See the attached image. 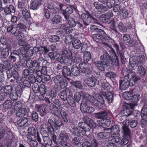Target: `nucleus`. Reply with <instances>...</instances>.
Segmentation results:
<instances>
[{
    "label": "nucleus",
    "instance_id": "f704fd0d",
    "mask_svg": "<svg viewBox=\"0 0 147 147\" xmlns=\"http://www.w3.org/2000/svg\"><path fill=\"white\" fill-rule=\"evenodd\" d=\"M36 108L41 116H43L46 115L47 112L45 106L44 105H38L36 106Z\"/></svg>",
    "mask_w": 147,
    "mask_h": 147
},
{
    "label": "nucleus",
    "instance_id": "a878e982",
    "mask_svg": "<svg viewBox=\"0 0 147 147\" xmlns=\"http://www.w3.org/2000/svg\"><path fill=\"white\" fill-rule=\"evenodd\" d=\"M57 95V90L54 88H50L49 90L47 91L46 92V96L49 97L51 100L55 98Z\"/></svg>",
    "mask_w": 147,
    "mask_h": 147
},
{
    "label": "nucleus",
    "instance_id": "49530a36",
    "mask_svg": "<svg viewBox=\"0 0 147 147\" xmlns=\"http://www.w3.org/2000/svg\"><path fill=\"white\" fill-rule=\"evenodd\" d=\"M107 24H109V27L110 28L114 31L115 32H117L116 26V22L114 19L111 20L109 21V22L107 23Z\"/></svg>",
    "mask_w": 147,
    "mask_h": 147
},
{
    "label": "nucleus",
    "instance_id": "864d4df0",
    "mask_svg": "<svg viewBox=\"0 0 147 147\" xmlns=\"http://www.w3.org/2000/svg\"><path fill=\"white\" fill-rule=\"evenodd\" d=\"M91 55L89 52L88 51L85 52L83 57L84 62L86 63L88 62L91 59Z\"/></svg>",
    "mask_w": 147,
    "mask_h": 147
},
{
    "label": "nucleus",
    "instance_id": "052dcab7",
    "mask_svg": "<svg viewBox=\"0 0 147 147\" xmlns=\"http://www.w3.org/2000/svg\"><path fill=\"white\" fill-rule=\"evenodd\" d=\"M64 121L66 123L68 122L67 114L66 112L64 110L61 109L59 111Z\"/></svg>",
    "mask_w": 147,
    "mask_h": 147
},
{
    "label": "nucleus",
    "instance_id": "a19ab883",
    "mask_svg": "<svg viewBox=\"0 0 147 147\" xmlns=\"http://www.w3.org/2000/svg\"><path fill=\"white\" fill-rule=\"evenodd\" d=\"M56 61L60 63H63V62L65 63H68V62H67V60H66L65 58H63V57L61 54H56L55 55V58L54 59Z\"/></svg>",
    "mask_w": 147,
    "mask_h": 147
},
{
    "label": "nucleus",
    "instance_id": "c9c22d12",
    "mask_svg": "<svg viewBox=\"0 0 147 147\" xmlns=\"http://www.w3.org/2000/svg\"><path fill=\"white\" fill-rule=\"evenodd\" d=\"M119 131L117 130L116 132L115 131L113 132V134L111 135V142H113L115 143L118 142L119 140V136H120L119 133Z\"/></svg>",
    "mask_w": 147,
    "mask_h": 147
},
{
    "label": "nucleus",
    "instance_id": "dca6fc26",
    "mask_svg": "<svg viewBox=\"0 0 147 147\" xmlns=\"http://www.w3.org/2000/svg\"><path fill=\"white\" fill-rule=\"evenodd\" d=\"M44 9L50 11L53 15L59 13V9L56 7L55 4L52 2L47 3L45 5Z\"/></svg>",
    "mask_w": 147,
    "mask_h": 147
},
{
    "label": "nucleus",
    "instance_id": "774afa93",
    "mask_svg": "<svg viewBox=\"0 0 147 147\" xmlns=\"http://www.w3.org/2000/svg\"><path fill=\"white\" fill-rule=\"evenodd\" d=\"M68 82L65 79L63 78L61 82L59 84L60 87L62 89H64L68 85Z\"/></svg>",
    "mask_w": 147,
    "mask_h": 147
},
{
    "label": "nucleus",
    "instance_id": "0e129e2a",
    "mask_svg": "<svg viewBox=\"0 0 147 147\" xmlns=\"http://www.w3.org/2000/svg\"><path fill=\"white\" fill-rule=\"evenodd\" d=\"M21 12H22L23 18L25 20L30 17V13L28 12L26 9L24 10H22Z\"/></svg>",
    "mask_w": 147,
    "mask_h": 147
},
{
    "label": "nucleus",
    "instance_id": "5fc2aeb1",
    "mask_svg": "<svg viewBox=\"0 0 147 147\" xmlns=\"http://www.w3.org/2000/svg\"><path fill=\"white\" fill-rule=\"evenodd\" d=\"M83 95V93L82 91L75 92L74 94V98L76 101L77 102H78L80 99L81 97L84 96Z\"/></svg>",
    "mask_w": 147,
    "mask_h": 147
},
{
    "label": "nucleus",
    "instance_id": "a18cd8bd",
    "mask_svg": "<svg viewBox=\"0 0 147 147\" xmlns=\"http://www.w3.org/2000/svg\"><path fill=\"white\" fill-rule=\"evenodd\" d=\"M61 21V17L60 15H55L51 20L52 23L54 24H58Z\"/></svg>",
    "mask_w": 147,
    "mask_h": 147
},
{
    "label": "nucleus",
    "instance_id": "4c0bfd02",
    "mask_svg": "<svg viewBox=\"0 0 147 147\" xmlns=\"http://www.w3.org/2000/svg\"><path fill=\"white\" fill-rule=\"evenodd\" d=\"M62 53L63 56L64 57V58L66 59V60H67V62L70 61L71 59L69 58H71L70 56L72 54L70 51L69 52L67 50L63 49L62 51Z\"/></svg>",
    "mask_w": 147,
    "mask_h": 147
},
{
    "label": "nucleus",
    "instance_id": "4d7b16f0",
    "mask_svg": "<svg viewBox=\"0 0 147 147\" xmlns=\"http://www.w3.org/2000/svg\"><path fill=\"white\" fill-rule=\"evenodd\" d=\"M13 102L11 100L6 101L3 104V107L5 109H9L13 106Z\"/></svg>",
    "mask_w": 147,
    "mask_h": 147
},
{
    "label": "nucleus",
    "instance_id": "79ce46f5",
    "mask_svg": "<svg viewBox=\"0 0 147 147\" xmlns=\"http://www.w3.org/2000/svg\"><path fill=\"white\" fill-rule=\"evenodd\" d=\"M17 27L19 28L18 30L19 33H23L24 31H26L27 27L26 25L22 23H19L17 25Z\"/></svg>",
    "mask_w": 147,
    "mask_h": 147
},
{
    "label": "nucleus",
    "instance_id": "f3484780",
    "mask_svg": "<svg viewBox=\"0 0 147 147\" xmlns=\"http://www.w3.org/2000/svg\"><path fill=\"white\" fill-rule=\"evenodd\" d=\"M81 17L83 21V23L85 26H88L91 22L92 20L94 19L92 16L88 13V14L83 13L81 15Z\"/></svg>",
    "mask_w": 147,
    "mask_h": 147
},
{
    "label": "nucleus",
    "instance_id": "c85d7f7f",
    "mask_svg": "<svg viewBox=\"0 0 147 147\" xmlns=\"http://www.w3.org/2000/svg\"><path fill=\"white\" fill-rule=\"evenodd\" d=\"M123 137L131 138V131L128 127V125L125 124L122 126Z\"/></svg>",
    "mask_w": 147,
    "mask_h": 147
},
{
    "label": "nucleus",
    "instance_id": "338daca9",
    "mask_svg": "<svg viewBox=\"0 0 147 147\" xmlns=\"http://www.w3.org/2000/svg\"><path fill=\"white\" fill-rule=\"evenodd\" d=\"M30 117L32 120L35 122H37L38 120V115L36 111H34L32 112Z\"/></svg>",
    "mask_w": 147,
    "mask_h": 147
},
{
    "label": "nucleus",
    "instance_id": "7c9ffc66",
    "mask_svg": "<svg viewBox=\"0 0 147 147\" xmlns=\"http://www.w3.org/2000/svg\"><path fill=\"white\" fill-rule=\"evenodd\" d=\"M125 107L123 104V109L121 111L120 114L122 116L127 117L132 114V111L131 110H130L129 108Z\"/></svg>",
    "mask_w": 147,
    "mask_h": 147
},
{
    "label": "nucleus",
    "instance_id": "6e6d98bb",
    "mask_svg": "<svg viewBox=\"0 0 147 147\" xmlns=\"http://www.w3.org/2000/svg\"><path fill=\"white\" fill-rule=\"evenodd\" d=\"M68 104L71 106L74 107L76 106V103L74 99L72 97V94L71 95H69L67 100Z\"/></svg>",
    "mask_w": 147,
    "mask_h": 147
},
{
    "label": "nucleus",
    "instance_id": "de8ad7c7",
    "mask_svg": "<svg viewBox=\"0 0 147 147\" xmlns=\"http://www.w3.org/2000/svg\"><path fill=\"white\" fill-rule=\"evenodd\" d=\"M63 78L62 76L61 75H57L54 76L52 79L56 85L59 86V84L61 82Z\"/></svg>",
    "mask_w": 147,
    "mask_h": 147
},
{
    "label": "nucleus",
    "instance_id": "ddd939ff",
    "mask_svg": "<svg viewBox=\"0 0 147 147\" xmlns=\"http://www.w3.org/2000/svg\"><path fill=\"white\" fill-rule=\"evenodd\" d=\"M139 57L142 58V60L141 59H139L136 63V65L138 67V72L141 76H143L146 73V70L142 65L144 61V57L142 55H140Z\"/></svg>",
    "mask_w": 147,
    "mask_h": 147
},
{
    "label": "nucleus",
    "instance_id": "b1692460",
    "mask_svg": "<svg viewBox=\"0 0 147 147\" xmlns=\"http://www.w3.org/2000/svg\"><path fill=\"white\" fill-rule=\"evenodd\" d=\"M93 5L95 8L98 11L100 12L104 13L107 11L108 8L106 6L100 4L98 2H94Z\"/></svg>",
    "mask_w": 147,
    "mask_h": 147
},
{
    "label": "nucleus",
    "instance_id": "4468645a",
    "mask_svg": "<svg viewBox=\"0 0 147 147\" xmlns=\"http://www.w3.org/2000/svg\"><path fill=\"white\" fill-rule=\"evenodd\" d=\"M7 31L8 32H10L13 34L17 38H23L24 36V34L23 33H19L17 30V27H15L13 25H11L8 26L7 28Z\"/></svg>",
    "mask_w": 147,
    "mask_h": 147
},
{
    "label": "nucleus",
    "instance_id": "2eb2a0df",
    "mask_svg": "<svg viewBox=\"0 0 147 147\" xmlns=\"http://www.w3.org/2000/svg\"><path fill=\"white\" fill-rule=\"evenodd\" d=\"M87 141L84 142L82 143V147H97L98 143L96 140L94 139V136L91 139L88 138Z\"/></svg>",
    "mask_w": 147,
    "mask_h": 147
},
{
    "label": "nucleus",
    "instance_id": "412c9836",
    "mask_svg": "<svg viewBox=\"0 0 147 147\" xmlns=\"http://www.w3.org/2000/svg\"><path fill=\"white\" fill-rule=\"evenodd\" d=\"M84 82L88 86L94 87L97 83V80L92 75L86 78L84 80Z\"/></svg>",
    "mask_w": 147,
    "mask_h": 147
},
{
    "label": "nucleus",
    "instance_id": "7ed1b4c3",
    "mask_svg": "<svg viewBox=\"0 0 147 147\" xmlns=\"http://www.w3.org/2000/svg\"><path fill=\"white\" fill-rule=\"evenodd\" d=\"M6 74L8 78H10L12 77L14 80L11 79L10 80V86L14 87L18 83H20L23 80V78L19 74L18 71L14 69L11 68L6 71Z\"/></svg>",
    "mask_w": 147,
    "mask_h": 147
},
{
    "label": "nucleus",
    "instance_id": "3c124183",
    "mask_svg": "<svg viewBox=\"0 0 147 147\" xmlns=\"http://www.w3.org/2000/svg\"><path fill=\"white\" fill-rule=\"evenodd\" d=\"M59 109L56 106L53 105L50 106V110L51 113L54 115L57 116L59 114Z\"/></svg>",
    "mask_w": 147,
    "mask_h": 147
},
{
    "label": "nucleus",
    "instance_id": "cd10ccee",
    "mask_svg": "<svg viewBox=\"0 0 147 147\" xmlns=\"http://www.w3.org/2000/svg\"><path fill=\"white\" fill-rule=\"evenodd\" d=\"M98 84L100 86H101V89L102 90H108L110 89L111 87L110 84L105 80H100L98 82Z\"/></svg>",
    "mask_w": 147,
    "mask_h": 147
},
{
    "label": "nucleus",
    "instance_id": "603ef678",
    "mask_svg": "<svg viewBox=\"0 0 147 147\" xmlns=\"http://www.w3.org/2000/svg\"><path fill=\"white\" fill-rule=\"evenodd\" d=\"M3 91L6 93V94L9 96L13 91V88L10 85L6 86L4 87Z\"/></svg>",
    "mask_w": 147,
    "mask_h": 147
},
{
    "label": "nucleus",
    "instance_id": "1a4fd4ad",
    "mask_svg": "<svg viewBox=\"0 0 147 147\" xmlns=\"http://www.w3.org/2000/svg\"><path fill=\"white\" fill-rule=\"evenodd\" d=\"M142 116L144 117V119L141 121V126L144 129L142 131L147 137V107H143L141 111Z\"/></svg>",
    "mask_w": 147,
    "mask_h": 147
},
{
    "label": "nucleus",
    "instance_id": "bb28decb",
    "mask_svg": "<svg viewBox=\"0 0 147 147\" xmlns=\"http://www.w3.org/2000/svg\"><path fill=\"white\" fill-rule=\"evenodd\" d=\"M102 96L105 97L109 103H111L113 99V93L107 90L101 93Z\"/></svg>",
    "mask_w": 147,
    "mask_h": 147
},
{
    "label": "nucleus",
    "instance_id": "a211bd4d",
    "mask_svg": "<svg viewBox=\"0 0 147 147\" xmlns=\"http://www.w3.org/2000/svg\"><path fill=\"white\" fill-rule=\"evenodd\" d=\"M109 52L110 55V56L112 58V63L116 66H118L119 63V60L114 50L111 47L110 48V50Z\"/></svg>",
    "mask_w": 147,
    "mask_h": 147
},
{
    "label": "nucleus",
    "instance_id": "423d86ee",
    "mask_svg": "<svg viewBox=\"0 0 147 147\" xmlns=\"http://www.w3.org/2000/svg\"><path fill=\"white\" fill-rule=\"evenodd\" d=\"M28 134L27 135L28 139H37V141L39 143H40L42 139L40 138L39 134L37 129L34 127H30L28 129Z\"/></svg>",
    "mask_w": 147,
    "mask_h": 147
},
{
    "label": "nucleus",
    "instance_id": "58836bf2",
    "mask_svg": "<svg viewBox=\"0 0 147 147\" xmlns=\"http://www.w3.org/2000/svg\"><path fill=\"white\" fill-rule=\"evenodd\" d=\"M16 114L18 117H22L25 115L27 113V110L26 108H23L16 110Z\"/></svg>",
    "mask_w": 147,
    "mask_h": 147
},
{
    "label": "nucleus",
    "instance_id": "09e8293b",
    "mask_svg": "<svg viewBox=\"0 0 147 147\" xmlns=\"http://www.w3.org/2000/svg\"><path fill=\"white\" fill-rule=\"evenodd\" d=\"M65 19L67 21L68 26H71L73 28L76 26L77 22L75 21L74 18L69 17L67 18H65Z\"/></svg>",
    "mask_w": 147,
    "mask_h": 147
},
{
    "label": "nucleus",
    "instance_id": "f03ea898",
    "mask_svg": "<svg viewBox=\"0 0 147 147\" xmlns=\"http://www.w3.org/2000/svg\"><path fill=\"white\" fill-rule=\"evenodd\" d=\"M140 79V77L136 74L134 71L129 70L124 76L123 80L119 82L120 89L125 90L129 86L132 87Z\"/></svg>",
    "mask_w": 147,
    "mask_h": 147
},
{
    "label": "nucleus",
    "instance_id": "9d476101",
    "mask_svg": "<svg viewBox=\"0 0 147 147\" xmlns=\"http://www.w3.org/2000/svg\"><path fill=\"white\" fill-rule=\"evenodd\" d=\"M68 140V134L65 131H62L59 134L58 142L63 146H69Z\"/></svg>",
    "mask_w": 147,
    "mask_h": 147
},
{
    "label": "nucleus",
    "instance_id": "f257e3e1",
    "mask_svg": "<svg viewBox=\"0 0 147 147\" xmlns=\"http://www.w3.org/2000/svg\"><path fill=\"white\" fill-rule=\"evenodd\" d=\"M84 121L80 122L78 127L74 129V133L79 137L84 136L86 133L90 131L91 128L94 129L96 127V123L87 116H84Z\"/></svg>",
    "mask_w": 147,
    "mask_h": 147
},
{
    "label": "nucleus",
    "instance_id": "c03bdc74",
    "mask_svg": "<svg viewBox=\"0 0 147 147\" xmlns=\"http://www.w3.org/2000/svg\"><path fill=\"white\" fill-rule=\"evenodd\" d=\"M72 46L75 49H78L82 47V44L81 41L78 39H75L72 41Z\"/></svg>",
    "mask_w": 147,
    "mask_h": 147
},
{
    "label": "nucleus",
    "instance_id": "37998d69",
    "mask_svg": "<svg viewBox=\"0 0 147 147\" xmlns=\"http://www.w3.org/2000/svg\"><path fill=\"white\" fill-rule=\"evenodd\" d=\"M71 74L74 76H78L79 75L80 72V70L78 67L76 65H73L71 69Z\"/></svg>",
    "mask_w": 147,
    "mask_h": 147
},
{
    "label": "nucleus",
    "instance_id": "39448f33",
    "mask_svg": "<svg viewBox=\"0 0 147 147\" xmlns=\"http://www.w3.org/2000/svg\"><path fill=\"white\" fill-rule=\"evenodd\" d=\"M88 100L91 105L100 109L102 108V106L105 104L104 98L101 94H98L97 99L93 96H89L88 97Z\"/></svg>",
    "mask_w": 147,
    "mask_h": 147
},
{
    "label": "nucleus",
    "instance_id": "f8f14e48",
    "mask_svg": "<svg viewBox=\"0 0 147 147\" xmlns=\"http://www.w3.org/2000/svg\"><path fill=\"white\" fill-rule=\"evenodd\" d=\"M40 132L43 137L44 136H49V135H52L54 133V130L52 127L50 128L48 125L43 124L41 126Z\"/></svg>",
    "mask_w": 147,
    "mask_h": 147
},
{
    "label": "nucleus",
    "instance_id": "0eeeda50",
    "mask_svg": "<svg viewBox=\"0 0 147 147\" xmlns=\"http://www.w3.org/2000/svg\"><path fill=\"white\" fill-rule=\"evenodd\" d=\"M79 67L80 72L83 74V75H84L87 78L92 76V69L86 63H81L79 64Z\"/></svg>",
    "mask_w": 147,
    "mask_h": 147
},
{
    "label": "nucleus",
    "instance_id": "ea45409f",
    "mask_svg": "<svg viewBox=\"0 0 147 147\" xmlns=\"http://www.w3.org/2000/svg\"><path fill=\"white\" fill-rule=\"evenodd\" d=\"M62 74L65 78L67 76L71 75V71L70 69L67 66H64L63 67L62 71Z\"/></svg>",
    "mask_w": 147,
    "mask_h": 147
},
{
    "label": "nucleus",
    "instance_id": "13d9d810",
    "mask_svg": "<svg viewBox=\"0 0 147 147\" xmlns=\"http://www.w3.org/2000/svg\"><path fill=\"white\" fill-rule=\"evenodd\" d=\"M23 106V104L21 101H19L15 103H14L13 105V108L16 111L20 109H22Z\"/></svg>",
    "mask_w": 147,
    "mask_h": 147
},
{
    "label": "nucleus",
    "instance_id": "2f4dec72",
    "mask_svg": "<svg viewBox=\"0 0 147 147\" xmlns=\"http://www.w3.org/2000/svg\"><path fill=\"white\" fill-rule=\"evenodd\" d=\"M28 121V118L23 117L20 119L16 122H15V124L18 127H21L24 126Z\"/></svg>",
    "mask_w": 147,
    "mask_h": 147
},
{
    "label": "nucleus",
    "instance_id": "aec40b11",
    "mask_svg": "<svg viewBox=\"0 0 147 147\" xmlns=\"http://www.w3.org/2000/svg\"><path fill=\"white\" fill-rule=\"evenodd\" d=\"M71 90L68 88H66L61 91L59 93L60 98L63 101H66L68 99L69 95L72 94Z\"/></svg>",
    "mask_w": 147,
    "mask_h": 147
},
{
    "label": "nucleus",
    "instance_id": "c756f323",
    "mask_svg": "<svg viewBox=\"0 0 147 147\" xmlns=\"http://www.w3.org/2000/svg\"><path fill=\"white\" fill-rule=\"evenodd\" d=\"M94 64L97 69L100 71H105L106 69L109 66L103 63L100 61H96L94 62Z\"/></svg>",
    "mask_w": 147,
    "mask_h": 147
},
{
    "label": "nucleus",
    "instance_id": "69168bd1",
    "mask_svg": "<svg viewBox=\"0 0 147 147\" xmlns=\"http://www.w3.org/2000/svg\"><path fill=\"white\" fill-rule=\"evenodd\" d=\"M18 93L14 90L9 95L10 99L13 101L17 100L18 98Z\"/></svg>",
    "mask_w": 147,
    "mask_h": 147
},
{
    "label": "nucleus",
    "instance_id": "6e6552de",
    "mask_svg": "<svg viewBox=\"0 0 147 147\" xmlns=\"http://www.w3.org/2000/svg\"><path fill=\"white\" fill-rule=\"evenodd\" d=\"M59 7L60 9L62 11L63 15L65 18H67L70 17V15L74 11V7L71 5H66L63 4H60Z\"/></svg>",
    "mask_w": 147,
    "mask_h": 147
},
{
    "label": "nucleus",
    "instance_id": "393cba45",
    "mask_svg": "<svg viewBox=\"0 0 147 147\" xmlns=\"http://www.w3.org/2000/svg\"><path fill=\"white\" fill-rule=\"evenodd\" d=\"M42 0H32L30 2V7L31 9L36 10L41 5Z\"/></svg>",
    "mask_w": 147,
    "mask_h": 147
},
{
    "label": "nucleus",
    "instance_id": "4be33fe9",
    "mask_svg": "<svg viewBox=\"0 0 147 147\" xmlns=\"http://www.w3.org/2000/svg\"><path fill=\"white\" fill-rule=\"evenodd\" d=\"M5 138L7 140V144L8 146H10L15 137L10 130H8L5 134Z\"/></svg>",
    "mask_w": 147,
    "mask_h": 147
},
{
    "label": "nucleus",
    "instance_id": "8fccbe9b",
    "mask_svg": "<svg viewBox=\"0 0 147 147\" xmlns=\"http://www.w3.org/2000/svg\"><path fill=\"white\" fill-rule=\"evenodd\" d=\"M120 16L123 19L129 17V13L125 9H123L120 10L119 11Z\"/></svg>",
    "mask_w": 147,
    "mask_h": 147
},
{
    "label": "nucleus",
    "instance_id": "72a5a7b5",
    "mask_svg": "<svg viewBox=\"0 0 147 147\" xmlns=\"http://www.w3.org/2000/svg\"><path fill=\"white\" fill-rule=\"evenodd\" d=\"M34 74L33 70L32 69H24L22 72V77L24 79V78H29L31 75Z\"/></svg>",
    "mask_w": 147,
    "mask_h": 147
},
{
    "label": "nucleus",
    "instance_id": "5701e85b",
    "mask_svg": "<svg viewBox=\"0 0 147 147\" xmlns=\"http://www.w3.org/2000/svg\"><path fill=\"white\" fill-rule=\"evenodd\" d=\"M113 14L112 11H108L107 13L105 14L100 18V20L102 22L107 23L109 22L111 20V18L113 16Z\"/></svg>",
    "mask_w": 147,
    "mask_h": 147
},
{
    "label": "nucleus",
    "instance_id": "6ab92c4d",
    "mask_svg": "<svg viewBox=\"0 0 147 147\" xmlns=\"http://www.w3.org/2000/svg\"><path fill=\"white\" fill-rule=\"evenodd\" d=\"M100 61L109 66H110V61L112 62V58L111 57L106 51L100 56Z\"/></svg>",
    "mask_w": 147,
    "mask_h": 147
},
{
    "label": "nucleus",
    "instance_id": "20e7f679",
    "mask_svg": "<svg viewBox=\"0 0 147 147\" xmlns=\"http://www.w3.org/2000/svg\"><path fill=\"white\" fill-rule=\"evenodd\" d=\"M107 112L105 111H102L94 114V116L98 119L102 125L108 126L110 124L111 118L108 115Z\"/></svg>",
    "mask_w": 147,
    "mask_h": 147
},
{
    "label": "nucleus",
    "instance_id": "e2e57ef3",
    "mask_svg": "<svg viewBox=\"0 0 147 147\" xmlns=\"http://www.w3.org/2000/svg\"><path fill=\"white\" fill-rule=\"evenodd\" d=\"M140 96L139 94H136L134 95L132 94L130 101L133 103L137 104L138 101L140 100Z\"/></svg>",
    "mask_w": 147,
    "mask_h": 147
},
{
    "label": "nucleus",
    "instance_id": "473e14b6",
    "mask_svg": "<svg viewBox=\"0 0 147 147\" xmlns=\"http://www.w3.org/2000/svg\"><path fill=\"white\" fill-rule=\"evenodd\" d=\"M111 134V132H101L98 133L97 136L98 138L100 139H107L109 137Z\"/></svg>",
    "mask_w": 147,
    "mask_h": 147
},
{
    "label": "nucleus",
    "instance_id": "e433bc0d",
    "mask_svg": "<svg viewBox=\"0 0 147 147\" xmlns=\"http://www.w3.org/2000/svg\"><path fill=\"white\" fill-rule=\"evenodd\" d=\"M4 9L6 15L11 14V13H14L15 11L14 7L12 5H10L9 6H7Z\"/></svg>",
    "mask_w": 147,
    "mask_h": 147
},
{
    "label": "nucleus",
    "instance_id": "680f3d73",
    "mask_svg": "<svg viewBox=\"0 0 147 147\" xmlns=\"http://www.w3.org/2000/svg\"><path fill=\"white\" fill-rule=\"evenodd\" d=\"M81 58L76 57H73L71 60L70 61H68V65H71L72 63L76 64L78 63L81 61Z\"/></svg>",
    "mask_w": 147,
    "mask_h": 147
},
{
    "label": "nucleus",
    "instance_id": "bf43d9fd",
    "mask_svg": "<svg viewBox=\"0 0 147 147\" xmlns=\"http://www.w3.org/2000/svg\"><path fill=\"white\" fill-rule=\"evenodd\" d=\"M36 140L37 139H28L27 142L30 147H37L38 143Z\"/></svg>",
    "mask_w": 147,
    "mask_h": 147
},
{
    "label": "nucleus",
    "instance_id": "9b49d317",
    "mask_svg": "<svg viewBox=\"0 0 147 147\" xmlns=\"http://www.w3.org/2000/svg\"><path fill=\"white\" fill-rule=\"evenodd\" d=\"M107 36L105 32L102 30L97 33L92 35V37L94 40L98 42L99 41H105L107 38Z\"/></svg>",
    "mask_w": 147,
    "mask_h": 147
}]
</instances>
